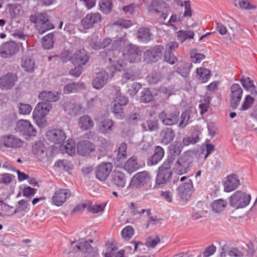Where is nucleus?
Masks as SVG:
<instances>
[{
	"label": "nucleus",
	"instance_id": "obj_1",
	"mask_svg": "<svg viewBox=\"0 0 257 257\" xmlns=\"http://www.w3.org/2000/svg\"><path fill=\"white\" fill-rule=\"evenodd\" d=\"M148 11L151 14L159 15L165 20L170 12L169 5L162 0H152L146 5Z\"/></svg>",
	"mask_w": 257,
	"mask_h": 257
},
{
	"label": "nucleus",
	"instance_id": "obj_2",
	"mask_svg": "<svg viewBox=\"0 0 257 257\" xmlns=\"http://www.w3.org/2000/svg\"><path fill=\"white\" fill-rule=\"evenodd\" d=\"M129 186L136 189H149L151 187L150 173L146 171L137 173L132 178Z\"/></svg>",
	"mask_w": 257,
	"mask_h": 257
},
{
	"label": "nucleus",
	"instance_id": "obj_3",
	"mask_svg": "<svg viewBox=\"0 0 257 257\" xmlns=\"http://www.w3.org/2000/svg\"><path fill=\"white\" fill-rule=\"evenodd\" d=\"M251 195L241 191H236L229 197V204L235 209L243 208L250 203Z\"/></svg>",
	"mask_w": 257,
	"mask_h": 257
},
{
	"label": "nucleus",
	"instance_id": "obj_4",
	"mask_svg": "<svg viewBox=\"0 0 257 257\" xmlns=\"http://www.w3.org/2000/svg\"><path fill=\"white\" fill-rule=\"evenodd\" d=\"M16 130L26 140L36 136L37 131L31 123L27 120L21 119L18 121Z\"/></svg>",
	"mask_w": 257,
	"mask_h": 257
},
{
	"label": "nucleus",
	"instance_id": "obj_5",
	"mask_svg": "<svg viewBox=\"0 0 257 257\" xmlns=\"http://www.w3.org/2000/svg\"><path fill=\"white\" fill-rule=\"evenodd\" d=\"M123 55L130 62L136 63L141 59L142 51L137 45L131 43L125 47Z\"/></svg>",
	"mask_w": 257,
	"mask_h": 257
},
{
	"label": "nucleus",
	"instance_id": "obj_6",
	"mask_svg": "<svg viewBox=\"0 0 257 257\" xmlns=\"http://www.w3.org/2000/svg\"><path fill=\"white\" fill-rule=\"evenodd\" d=\"M172 171L166 163H163L158 169V173L156 178V185L166 184L171 180Z\"/></svg>",
	"mask_w": 257,
	"mask_h": 257
},
{
	"label": "nucleus",
	"instance_id": "obj_7",
	"mask_svg": "<svg viewBox=\"0 0 257 257\" xmlns=\"http://www.w3.org/2000/svg\"><path fill=\"white\" fill-rule=\"evenodd\" d=\"M19 51L18 45L14 41L3 43L0 46V57L9 58L16 55Z\"/></svg>",
	"mask_w": 257,
	"mask_h": 257
},
{
	"label": "nucleus",
	"instance_id": "obj_8",
	"mask_svg": "<svg viewBox=\"0 0 257 257\" xmlns=\"http://www.w3.org/2000/svg\"><path fill=\"white\" fill-rule=\"evenodd\" d=\"M178 196L182 201H186L190 197L193 191V185L191 179L180 185L177 189Z\"/></svg>",
	"mask_w": 257,
	"mask_h": 257
},
{
	"label": "nucleus",
	"instance_id": "obj_9",
	"mask_svg": "<svg viewBox=\"0 0 257 257\" xmlns=\"http://www.w3.org/2000/svg\"><path fill=\"white\" fill-rule=\"evenodd\" d=\"M112 165L111 163H102L98 165L95 170V177L100 181H104L108 177L112 169Z\"/></svg>",
	"mask_w": 257,
	"mask_h": 257
},
{
	"label": "nucleus",
	"instance_id": "obj_10",
	"mask_svg": "<svg viewBox=\"0 0 257 257\" xmlns=\"http://www.w3.org/2000/svg\"><path fill=\"white\" fill-rule=\"evenodd\" d=\"M230 106L235 109L240 103L243 90L238 84H234L230 87Z\"/></svg>",
	"mask_w": 257,
	"mask_h": 257
},
{
	"label": "nucleus",
	"instance_id": "obj_11",
	"mask_svg": "<svg viewBox=\"0 0 257 257\" xmlns=\"http://www.w3.org/2000/svg\"><path fill=\"white\" fill-rule=\"evenodd\" d=\"M47 139L55 144H60L66 138V134L63 130L53 129L46 133Z\"/></svg>",
	"mask_w": 257,
	"mask_h": 257
},
{
	"label": "nucleus",
	"instance_id": "obj_12",
	"mask_svg": "<svg viewBox=\"0 0 257 257\" xmlns=\"http://www.w3.org/2000/svg\"><path fill=\"white\" fill-rule=\"evenodd\" d=\"M16 74L8 73L0 78V88L2 90H8L12 88L17 81Z\"/></svg>",
	"mask_w": 257,
	"mask_h": 257
},
{
	"label": "nucleus",
	"instance_id": "obj_13",
	"mask_svg": "<svg viewBox=\"0 0 257 257\" xmlns=\"http://www.w3.org/2000/svg\"><path fill=\"white\" fill-rule=\"evenodd\" d=\"M164 47L162 45L155 46L151 50L146 51L144 53V57L148 61L155 62L160 59L163 55Z\"/></svg>",
	"mask_w": 257,
	"mask_h": 257
},
{
	"label": "nucleus",
	"instance_id": "obj_14",
	"mask_svg": "<svg viewBox=\"0 0 257 257\" xmlns=\"http://www.w3.org/2000/svg\"><path fill=\"white\" fill-rule=\"evenodd\" d=\"M70 190L60 189L55 192L52 200L54 204L57 206H60L62 205L66 201V199L70 197Z\"/></svg>",
	"mask_w": 257,
	"mask_h": 257
},
{
	"label": "nucleus",
	"instance_id": "obj_15",
	"mask_svg": "<svg viewBox=\"0 0 257 257\" xmlns=\"http://www.w3.org/2000/svg\"><path fill=\"white\" fill-rule=\"evenodd\" d=\"M38 24L41 25L38 30L40 34H43L46 31L54 28V25L49 20L48 16L46 13H41L37 16Z\"/></svg>",
	"mask_w": 257,
	"mask_h": 257
},
{
	"label": "nucleus",
	"instance_id": "obj_16",
	"mask_svg": "<svg viewBox=\"0 0 257 257\" xmlns=\"http://www.w3.org/2000/svg\"><path fill=\"white\" fill-rule=\"evenodd\" d=\"M95 149V145L87 140L82 141L77 145V152L79 155L83 156L89 155Z\"/></svg>",
	"mask_w": 257,
	"mask_h": 257
},
{
	"label": "nucleus",
	"instance_id": "obj_17",
	"mask_svg": "<svg viewBox=\"0 0 257 257\" xmlns=\"http://www.w3.org/2000/svg\"><path fill=\"white\" fill-rule=\"evenodd\" d=\"M108 80V75L105 71H102L96 74L92 81L93 87L96 89L102 88L106 84Z\"/></svg>",
	"mask_w": 257,
	"mask_h": 257
},
{
	"label": "nucleus",
	"instance_id": "obj_18",
	"mask_svg": "<svg viewBox=\"0 0 257 257\" xmlns=\"http://www.w3.org/2000/svg\"><path fill=\"white\" fill-rule=\"evenodd\" d=\"M88 57L84 49L79 50L71 57L70 60L74 65H85L88 61Z\"/></svg>",
	"mask_w": 257,
	"mask_h": 257
},
{
	"label": "nucleus",
	"instance_id": "obj_19",
	"mask_svg": "<svg viewBox=\"0 0 257 257\" xmlns=\"http://www.w3.org/2000/svg\"><path fill=\"white\" fill-rule=\"evenodd\" d=\"M240 184L238 176L237 174H233L228 176L227 180L224 184V190L230 192L237 188Z\"/></svg>",
	"mask_w": 257,
	"mask_h": 257
},
{
	"label": "nucleus",
	"instance_id": "obj_20",
	"mask_svg": "<svg viewBox=\"0 0 257 257\" xmlns=\"http://www.w3.org/2000/svg\"><path fill=\"white\" fill-rule=\"evenodd\" d=\"M165 154L163 148L160 146L155 148L154 154L147 160V164L149 166H153L158 164L162 159Z\"/></svg>",
	"mask_w": 257,
	"mask_h": 257
},
{
	"label": "nucleus",
	"instance_id": "obj_21",
	"mask_svg": "<svg viewBox=\"0 0 257 257\" xmlns=\"http://www.w3.org/2000/svg\"><path fill=\"white\" fill-rule=\"evenodd\" d=\"M175 134L174 130L171 127H167L164 128L160 134L161 143L167 145L173 142Z\"/></svg>",
	"mask_w": 257,
	"mask_h": 257
},
{
	"label": "nucleus",
	"instance_id": "obj_22",
	"mask_svg": "<svg viewBox=\"0 0 257 257\" xmlns=\"http://www.w3.org/2000/svg\"><path fill=\"white\" fill-rule=\"evenodd\" d=\"M240 82L247 92L250 93L251 95L257 96V90L255 86L253 80L250 77L242 76L240 79Z\"/></svg>",
	"mask_w": 257,
	"mask_h": 257
},
{
	"label": "nucleus",
	"instance_id": "obj_23",
	"mask_svg": "<svg viewBox=\"0 0 257 257\" xmlns=\"http://www.w3.org/2000/svg\"><path fill=\"white\" fill-rule=\"evenodd\" d=\"M101 20L99 14L91 13L87 14L82 20V24L86 29H89L93 26L95 23L99 22Z\"/></svg>",
	"mask_w": 257,
	"mask_h": 257
},
{
	"label": "nucleus",
	"instance_id": "obj_24",
	"mask_svg": "<svg viewBox=\"0 0 257 257\" xmlns=\"http://www.w3.org/2000/svg\"><path fill=\"white\" fill-rule=\"evenodd\" d=\"M4 145L9 148H20L22 146V140L14 135H9L4 137Z\"/></svg>",
	"mask_w": 257,
	"mask_h": 257
},
{
	"label": "nucleus",
	"instance_id": "obj_25",
	"mask_svg": "<svg viewBox=\"0 0 257 257\" xmlns=\"http://www.w3.org/2000/svg\"><path fill=\"white\" fill-rule=\"evenodd\" d=\"M142 126L144 131L157 132L159 129V120L155 118L148 119L142 124Z\"/></svg>",
	"mask_w": 257,
	"mask_h": 257
},
{
	"label": "nucleus",
	"instance_id": "obj_26",
	"mask_svg": "<svg viewBox=\"0 0 257 257\" xmlns=\"http://www.w3.org/2000/svg\"><path fill=\"white\" fill-rule=\"evenodd\" d=\"M141 167L138 163L137 158L133 156L130 158L123 165V169L130 174L137 171Z\"/></svg>",
	"mask_w": 257,
	"mask_h": 257
},
{
	"label": "nucleus",
	"instance_id": "obj_27",
	"mask_svg": "<svg viewBox=\"0 0 257 257\" xmlns=\"http://www.w3.org/2000/svg\"><path fill=\"white\" fill-rule=\"evenodd\" d=\"M111 181L117 187L123 188L126 183L124 174L120 171L114 172L111 175Z\"/></svg>",
	"mask_w": 257,
	"mask_h": 257
},
{
	"label": "nucleus",
	"instance_id": "obj_28",
	"mask_svg": "<svg viewBox=\"0 0 257 257\" xmlns=\"http://www.w3.org/2000/svg\"><path fill=\"white\" fill-rule=\"evenodd\" d=\"M175 172L179 175L186 174L189 171V163L180 159L177 160L174 167Z\"/></svg>",
	"mask_w": 257,
	"mask_h": 257
},
{
	"label": "nucleus",
	"instance_id": "obj_29",
	"mask_svg": "<svg viewBox=\"0 0 257 257\" xmlns=\"http://www.w3.org/2000/svg\"><path fill=\"white\" fill-rule=\"evenodd\" d=\"M137 35L139 41L145 43L151 40L152 34L149 29L142 27L138 29Z\"/></svg>",
	"mask_w": 257,
	"mask_h": 257
},
{
	"label": "nucleus",
	"instance_id": "obj_30",
	"mask_svg": "<svg viewBox=\"0 0 257 257\" xmlns=\"http://www.w3.org/2000/svg\"><path fill=\"white\" fill-rule=\"evenodd\" d=\"M39 98L45 100V102H56L60 98L59 93L57 92L43 91L39 94Z\"/></svg>",
	"mask_w": 257,
	"mask_h": 257
},
{
	"label": "nucleus",
	"instance_id": "obj_31",
	"mask_svg": "<svg viewBox=\"0 0 257 257\" xmlns=\"http://www.w3.org/2000/svg\"><path fill=\"white\" fill-rule=\"evenodd\" d=\"M180 113H160V116L163 117L162 122L166 125H172L177 122Z\"/></svg>",
	"mask_w": 257,
	"mask_h": 257
},
{
	"label": "nucleus",
	"instance_id": "obj_32",
	"mask_svg": "<svg viewBox=\"0 0 257 257\" xmlns=\"http://www.w3.org/2000/svg\"><path fill=\"white\" fill-rule=\"evenodd\" d=\"M164 77L163 71H153L147 76V80L150 84H156L162 80Z\"/></svg>",
	"mask_w": 257,
	"mask_h": 257
},
{
	"label": "nucleus",
	"instance_id": "obj_33",
	"mask_svg": "<svg viewBox=\"0 0 257 257\" xmlns=\"http://www.w3.org/2000/svg\"><path fill=\"white\" fill-rule=\"evenodd\" d=\"M35 62L31 57L25 56L22 60L21 66L26 71L32 72L34 70Z\"/></svg>",
	"mask_w": 257,
	"mask_h": 257
},
{
	"label": "nucleus",
	"instance_id": "obj_34",
	"mask_svg": "<svg viewBox=\"0 0 257 257\" xmlns=\"http://www.w3.org/2000/svg\"><path fill=\"white\" fill-rule=\"evenodd\" d=\"M84 88V84L80 82H73L67 84L63 89V92L65 94H69L71 92H75L79 89Z\"/></svg>",
	"mask_w": 257,
	"mask_h": 257
},
{
	"label": "nucleus",
	"instance_id": "obj_35",
	"mask_svg": "<svg viewBox=\"0 0 257 257\" xmlns=\"http://www.w3.org/2000/svg\"><path fill=\"white\" fill-rule=\"evenodd\" d=\"M79 124L80 128L83 130H88L93 126V122L90 116L84 115L80 117Z\"/></svg>",
	"mask_w": 257,
	"mask_h": 257
},
{
	"label": "nucleus",
	"instance_id": "obj_36",
	"mask_svg": "<svg viewBox=\"0 0 257 257\" xmlns=\"http://www.w3.org/2000/svg\"><path fill=\"white\" fill-rule=\"evenodd\" d=\"M192 65L191 63L182 61L179 63L177 72L184 77L188 76Z\"/></svg>",
	"mask_w": 257,
	"mask_h": 257
},
{
	"label": "nucleus",
	"instance_id": "obj_37",
	"mask_svg": "<svg viewBox=\"0 0 257 257\" xmlns=\"http://www.w3.org/2000/svg\"><path fill=\"white\" fill-rule=\"evenodd\" d=\"M133 23L130 20H126L124 19H119L115 21L112 25V28L116 31H123L121 27L127 28L131 26Z\"/></svg>",
	"mask_w": 257,
	"mask_h": 257
},
{
	"label": "nucleus",
	"instance_id": "obj_38",
	"mask_svg": "<svg viewBox=\"0 0 257 257\" xmlns=\"http://www.w3.org/2000/svg\"><path fill=\"white\" fill-rule=\"evenodd\" d=\"M48 113H33V118L35 123L39 127L43 128L47 125L46 115Z\"/></svg>",
	"mask_w": 257,
	"mask_h": 257
},
{
	"label": "nucleus",
	"instance_id": "obj_39",
	"mask_svg": "<svg viewBox=\"0 0 257 257\" xmlns=\"http://www.w3.org/2000/svg\"><path fill=\"white\" fill-rule=\"evenodd\" d=\"M226 205L227 202L226 201L219 199L212 202L211 207L213 211L220 213L224 210Z\"/></svg>",
	"mask_w": 257,
	"mask_h": 257
},
{
	"label": "nucleus",
	"instance_id": "obj_40",
	"mask_svg": "<svg viewBox=\"0 0 257 257\" xmlns=\"http://www.w3.org/2000/svg\"><path fill=\"white\" fill-rule=\"evenodd\" d=\"M90 242H92V240L90 239L89 241H84L79 242L76 247L78 250H81L85 253L88 254L92 251L93 247L90 244Z\"/></svg>",
	"mask_w": 257,
	"mask_h": 257
},
{
	"label": "nucleus",
	"instance_id": "obj_41",
	"mask_svg": "<svg viewBox=\"0 0 257 257\" xmlns=\"http://www.w3.org/2000/svg\"><path fill=\"white\" fill-rule=\"evenodd\" d=\"M52 108V104L48 102H39L34 109L35 112H49Z\"/></svg>",
	"mask_w": 257,
	"mask_h": 257
},
{
	"label": "nucleus",
	"instance_id": "obj_42",
	"mask_svg": "<svg viewBox=\"0 0 257 257\" xmlns=\"http://www.w3.org/2000/svg\"><path fill=\"white\" fill-rule=\"evenodd\" d=\"M210 71L205 68H200L197 69V74L199 79L202 82H206L210 77Z\"/></svg>",
	"mask_w": 257,
	"mask_h": 257
},
{
	"label": "nucleus",
	"instance_id": "obj_43",
	"mask_svg": "<svg viewBox=\"0 0 257 257\" xmlns=\"http://www.w3.org/2000/svg\"><path fill=\"white\" fill-rule=\"evenodd\" d=\"M255 96H256L251 95L250 93L246 95L242 104L241 110L244 111L251 108L254 103V97Z\"/></svg>",
	"mask_w": 257,
	"mask_h": 257
},
{
	"label": "nucleus",
	"instance_id": "obj_44",
	"mask_svg": "<svg viewBox=\"0 0 257 257\" xmlns=\"http://www.w3.org/2000/svg\"><path fill=\"white\" fill-rule=\"evenodd\" d=\"M169 153L179 156L181 153L183 146L182 143L179 142H175L168 147Z\"/></svg>",
	"mask_w": 257,
	"mask_h": 257
},
{
	"label": "nucleus",
	"instance_id": "obj_45",
	"mask_svg": "<svg viewBox=\"0 0 257 257\" xmlns=\"http://www.w3.org/2000/svg\"><path fill=\"white\" fill-rule=\"evenodd\" d=\"M177 34L179 40L182 43L187 39H192L194 36V32L190 31L180 30Z\"/></svg>",
	"mask_w": 257,
	"mask_h": 257
},
{
	"label": "nucleus",
	"instance_id": "obj_46",
	"mask_svg": "<svg viewBox=\"0 0 257 257\" xmlns=\"http://www.w3.org/2000/svg\"><path fill=\"white\" fill-rule=\"evenodd\" d=\"M53 36V33H50L43 37L42 45L45 49H49L53 47L54 44Z\"/></svg>",
	"mask_w": 257,
	"mask_h": 257
},
{
	"label": "nucleus",
	"instance_id": "obj_47",
	"mask_svg": "<svg viewBox=\"0 0 257 257\" xmlns=\"http://www.w3.org/2000/svg\"><path fill=\"white\" fill-rule=\"evenodd\" d=\"M99 6L103 13L108 14L111 12L112 2L111 0H101L99 2Z\"/></svg>",
	"mask_w": 257,
	"mask_h": 257
},
{
	"label": "nucleus",
	"instance_id": "obj_48",
	"mask_svg": "<svg viewBox=\"0 0 257 257\" xmlns=\"http://www.w3.org/2000/svg\"><path fill=\"white\" fill-rule=\"evenodd\" d=\"M136 79L134 71L131 69L124 70L122 75V83L126 82L127 81H134Z\"/></svg>",
	"mask_w": 257,
	"mask_h": 257
},
{
	"label": "nucleus",
	"instance_id": "obj_49",
	"mask_svg": "<svg viewBox=\"0 0 257 257\" xmlns=\"http://www.w3.org/2000/svg\"><path fill=\"white\" fill-rule=\"evenodd\" d=\"M113 123L111 119H106L102 121L100 126V131L103 134L107 133L112 130Z\"/></svg>",
	"mask_w": 257,
	"mask_h": 257
},
{
	"label": "nucleus",
	"instance_id": "obj_50",
	"mask_svg": "<svg viewBox=\"0 0 257 257\" xmlns=\"http://www.w3.org/2000/svg\"><path fill=\"white\" fill-rule=\"evenodd\" d=\"M28 201H26L24 199H21L18 201L19 206L17 207L16 209L14 210L13 212H11V215H13L16 214L18 212L21 211H27V210H29L28 208L29 203Z\"/></svg>",
	"mask_w": 257,
	"mask_h": 257
},
{
	"label": "nucleus",
	"instance_id": "obj_51",
	"mask_svg": "<svg viewBox=\"0 0 257 257\" xmlns=\"http://www.w3.org/2000/svg\"><path fill=\"white\" fill-rule=\"evenodd\" d=\"M100 55L102 57H104L106 60H108L114 66L115 65L114 63L118 62L116 59L115 53L112 50L104 51L100 53Z\"/></svg>",
	"mask_w": 257,
	"mask_h": 257
},
{
	"label": "nucleus",
	"instance_id": "obj_52",
	"mask_svg": "<svg viewBox=\"0 0 257 257\" xmlns=\"http://www.w3.org/2000/svg\"><path fill=\"white\" fill-rule=\"evenodd\" d=\"M65 110L67 111H72L74 112H78L79 111H83L82 107L80 104H74L71 102H67L64 105Z\"/></svg>",
	"mask_w": 257,
	"mask_h": 257
},
{
	"label": "nucleus",
	"instance_id": "obj_53",
	"mask_svg": "<svg viewBox=\"0 0 257 257\" xmlns=\"http://www.w3.org/2000/svg\"><path fill=\"white\" fill-rule=\"evenodd\" d=\"M119 35H116L117 37L116 40L114 41L116 45L118 46H122L124 45L128 42V39L126 37V33L124 31H119Z\"/></svg>",
	"mask_w": 257,
	"mask_h": 257
},
{
	"label": "nucleus",
	"instance_id": "obj_54",
	"mask_svg": "<svg viewBox=\"0 0 257 257\" xmlns=\"http://www.w3.org/2000/svg\"><path fill=\"white\" fill-rule=\"evenodd\" d=\"M190 57L194 63H200L205 58V55L198 53L196 49H193L190 52Z\"/></svg>",
	"mask_w": 257,
	"mask_h": 257
},
{
	"label": "nucleus",
	"instance_id": "obj_55",
	"mask_svg": "<svg viewBox=\"0 0 257 257\" xmlns=\"http://www.w3.org/2000/svg\"><path fill=\"white\" fill-rule=\"evenodd\" d=\"M134 230L133 227L131 226L128 225L123 228L121 231V234L123 238L129 239L132 237L134 234Z\"/></svg>",
	"mask_w": 257,
	"mask_h": 257
},
{
	"label": "nucleus",
	"instance_id": "obj_56",
	"mask_svg": "<svg viewBox=\"0 0 257 257\" xmlns=\"http://www.w3.org/2000/svg\"><path fill=\"white\" fill-rule=\"evenodd\" d=\"M11 18L15 19L22 13V8L20 6H12L9 7Z\"/></svg>",
	"mask_w": 257,
	"mask_h": 257
},
{
	"label": "nucleus",
	"instance_id": "obj_57",
	"mask_svg": "<svg viewBox=\"0 0 257 257\" xmlns=\"http://www.w3.org/2000/svg\"><path fill=\"white\" fill-rule=\"evenodd\" d=\"M65 149L68 155L72 156L75 154L76 151V145L72 140H68L65 146Z\"/></svg>",
	"mask_w": 257,
	"mask_h": 257
},
{
	"label": "nucleus",
	"instance_id": "obj_58",
	"mask_svg": "<svg viewBox=\"0 0 257 257\" xmlns=\"http://www.w3.org/2000/svg\"><path fill=\"white\" fill-rule=\"evenodd\" d=\"M164 58L167 63L172 65L174 64L178 61V58L172 52L170 51H165Z\"/></svg>",
	"mask_w": 257,
	"mask_h": 257
},
{
	"label": "nucleus",
	"instance_id": "obj_59",
	"mask_svg": "<svg viewBox=\"0 0 257 257\" xmlns=\"http://www.w3.org/2000/svg\"><path fill=\"white\" fill-rule=\"evenodd\" d=\"M152 92L148 89H145L141 92V100L144 102H149L153 99Z\"/></svg>",
	"mask_w": 257,
	"mask_h": 257
},
{
	"label": "nucleus",
	"instance_id": "obj_60",
	"mask_svg": "<svg viewBox=\"0 0 257 257\" xmlns=\"http://www.w3.org/2000/svg\"><path fill=\"white\" fill-rule=\"evenodd\" d=\"M37 191L36 189L33 188L30 186H26L23 189V195L24 196L31 199L35 195Z\"/></svg>",
	"mask_w": 257,
	"mask_h": 257
},
{
	"label": "nucleus",
	"instance_id": "obj_61",
	"mask_svg": "<svg viewBox=\"0 0 257 257\" xmlns=\"http://www.w3.org/2000/svg\"><path fill=\"white\" fill-rule=\"evenodd\" d=\"M18 110L19 112H31L32 110V107L28 104L23 103H19L16 107V109H14V111Z\"/></svg>",
	"mask_w": 257,
	"mask_h": 257
},
{
	"label": "nucleus",
	"instance_id": "obj_62",
	"mask_svg": "<svg viewBox=\"0 0 257 257\" xmlns=\"http://www.w3.org/2000/svg\"><path fill=\"white\" fill-rule=\"evenodd\" d=\"M105 205L102 203L99 204L95 205H91L88 207L87 210L89 212H91L93 214L98 213L100 212L103 211Z\"/></svg>",
	"mask_w": 257,
	"mask_h": 257
},
{
	"label": "nucleus",
	"instance_id": "obj_63",
	"mask_svg": "<svg viewBox=\"0 0 257 257\" xmlns=\"http://www.w3.org/2000/svg\"><path fill=\"white\" fill-rule=\"evenodd\" d=\"M114 100H117V103H119V104H121L123 107H124L128 102L127 98L126 97L121 95L120 90L119 89L117 90L116 97Z\"/></svg>",
	"mask_w": 257,
	"mask_h": 257
},
{
	"label": "nucleus",
	"instance_id": "obj_64",
	"mask_svg": "<svg viewBox=\"0 0 257 257\" xmlns=\"http://www.w3.org/2000/svg\"><path fill=\"white\" fill-rule=\"evenodd\" d=\"M13 175L4 173L2 175H0V184H4L8 185L10 184L12 181Z\"/></svg>",
	"mask_w": 257,
	"mask_h": 257
}]
</instances>
